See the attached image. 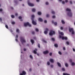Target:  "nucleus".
Returning a JSON list of instances; mask_svg holds the SVG:
<instances>
[{
  "label": "nucleus",
  "instance_id": "obj_33",
  "mask_svg": "<svg viewBox=\"0 0 75 75\" xmlns=\"http://www.w3.org/2000/svg\"><path fill=\"white\" fill-rule=\"evenodd\" d=\"M5 27L6 28L8 29V26L7 25H6Z\"/></svg>",
  "mask_w": 75,
  "mask_h": 75
},
{
  "label": "nucleus",
  "instance_id": "obj_26",
  "mask_svg": "<svg viewBox=\"0 0 75 75\" xmlns=\"http://www.w3.org/2000/svg\"><path fill=\"white\" fill-rule=\"evenodd\" d=\"M62 23L63 24H65V22H64V21L63 20L62 21Z\"/></svg>",
  "mask_w": 75,
  "mask_h": 75
},
{
  "label": "nucleus",
  "instance_id": "obj_31",
  "mask_svg": "<svg viewBox=\"0 0 75 75\" xmlns=\"http://www.w3.org/2000/svg\"><path fill=\"white\" fill-rule=\"evenodd\" d=\"M58 53H59V54L60 55H61L62 54V53L60 51H59L58 52Z\"/></svg>",
  "mask_w": 75,
  "mask_h": 75
},
{
  "label": "nucleus",
  "instance_id": "obj_30",
  "mask_svg": "<svg viewBox=\"0 0 75 75\" xmlns=\"http://www.w3.org/2000/svg\"><path fill=\"white\" fill-rule=\"evenodd\" d=\"M52 40L53 41H55V39H54V38H52Z\"/></svg>",
  "mask_w": 75,
  "mask_h": 75
},
{
  "label": "nucleus",
  "instance_id": "obj_39",
  "mask_svg": "<svg viewBox=\"0 0 75 75\" xmlns=\"http://www.w3.org/2000/svg\"><path fill=\"white\" fill-rule=\"evenodd\" d=\"M43 42H45V43H47V41H45V40H43Z\"/></svg>",
  "mask_w": 75,
  "mask_h": 75
},
{
  "label": "nucleus",
  "instance_id": "obj_54",
  "mask_svg": "<svg viewBox=\"0 0 75 75\" xmlns=\"http://www.w3.org/2000/svg\"><path fill=\"white\" fill-rule=\"evenodd\" d=\"M63 49L64 50H65V47H63Z\"/></svg>",
  "mask_w": 75,
  "mask_h": 75
},
{
  "label": "nucleus",
  "instance_id": "obj_52",
  "mask_svg": "<svg viewBox=\"0 0 75 75\" xmlns=\"http://www.w3.org/2000/svg\"><path fill=\"white\" fill-rule=\"evenodd\" d=\"M23 50H24V51H26L27 50H26V49H25H25H24Z\"/></svg>",
  "mask_w": 75,
  "mask_h": 75
},
{
  "label": "nucleus",
  "instance_id": "obj_46",
  "mask_svg": "<svg viewBox=\"0 0 75 75\" xmlns=\"http://www.w3.org/2000/svg\"><path fill=\"white\" fill-rule=\"evenodd\" d=\"M65 1H62V4H65Z\"/></svg>",
  "mask_w": 75,
  "mask_h": 75
},
{
  "label": "nucleus",
  "instance_id": "obj_3",
  "mask_svg": "<svg viewBox=\"0 0 75 75\" xmlns=\"http://www.w3.org/2000/svg\"><path fill=\"white\" fill-rule=\"evenodd\" d=\"M69 32H72V34H74V29L72 28H69Z\"/></svg>",
  "mask_w": 75,
  "mask_h": 75
},
{
  "label": "nucleus",
  "instance_id": "obj_64",
  "mask_svg": "<svg viewBox=\"0 0 75 75\" xmlns=\"http://www.w3.org/2000/svg\"><path fill=\"white\" fill-rule=\"evenodd\" d=\"M54 21H52V23H54Z\"/></svg>",
  "mask_w": 75,
  "mask_h": 75
},
{
  "label": "nucleus",
  "instance_id": "obj_16",
  "mask_svg": "<svg viewBox=\"0 0 75 75\" xmlns=\"http://www.w3.org/2000/svg\"><path fill=\"white\" fill-rule=\"evenodd\" d=\"M30 41L32 44L34 43V40H31Z\"/></svg>",
  "mask_w": 75,
  "mask_h": 75
},
{
  "label": "nucleus",
  "instance_id": "obj_28",
  "mask_svg": "<svg viewBox=\"0 0 75 75\" xmlns=\"http://www.w3.org/2000/svg\"><path fill=\"white\" fill-rule=\"evenodd\" d=\"M35 30L37 31V32H38V31H39L38 29L37 28L35 29Z\"/></svg>",
  "mask_w": 75,
  "mask_h": 75
},
{
  "label": "nucleus",
  "instance_id": "obj_47",
  "mask_svg": "<svg viewBox=\"0 0 75 75\" xmlns=\"http://www.w3.org/2000/svg\"><path fill=\"white\" fill-rule=\"evenodd\" d=\"M65 1L66 3H68V0H65Z\"/></svg>",
  "mask_w": 75,
  "mask_h": 75
},
{
  "label": "nucleus",
  "instance_id": "obj_36",
  "mask_svg": "<svg viewBox=\"0 0 75 75\" xmlns=\"http://www.w3.org/2000/svg\"><path fill=\"white\" fill-rule=\"evenodd\" d=\"M66 44H67V45H69V43L68 42H67Z\"/></svg>",
  "mask_w": 75,
  "mask_h": 75
},
{
  "label": "nucleus",
  "instance_id": "obj_35",
  "mask_svg": "<svg viewBox=\"0 0 75 75\" xmlns=\"http://www.w3.org/2000/svg\"><path fill=\"white\" fill-rule=\"evenodd\" d=\"M47 64L48 65H50V63L49 62H47Z\"/></svg>",
  "mask_w": 75,
  "mask_h": 75
},
{
  "label": "nucleus",
  "instance_id": "obj_63",
  "mask_svg": "<svg viewBox=\"0 0 75 75\" xmlns=\"http://www.w3.org/2000/svg\"><path fill=\"white\" fill-rule=\"evenodd\" d=\"M11 9L13 10V7H11Z\"/></svg>",
  "mask_w": 75,
  "mask_h": 75
},
{
  "label": "nucleus",
  "instance_id": "obj_58",
  "mask_svg": "<svg viewBox=\"0 0 75 75\" xmlns=\"http://www.w3.org/2000/svg\"><path fill=\"white\" fill-rule=\"evenodd\" d=\"M73 51H75V49H73Z\"/></svg>",
  "mask_w": 75,
  "mask_h": 75
},
{
  "label": "nucleus",
  "instance_id": "obj_21",
  "mask_svg": "<svg viewBox=\"0 0 75 75\" xmlns=\"http://www.w3.org/2000/svg\"><path fill=\"white\" fill-rule=\"evenodd\" d=\"M38 21L40 22H42L43 21V20L42 19H38Z\"/></svg>",
  "mask_w": 75,
  "mask_h": 75
},
{
  "label": "nucleus",
  "instance_id": "obj_25",
  "mask_svg": "<svg viewBox=\"0 0 75 75\" xmlns=\"http://www.w3.org/2000/svg\"><path fill=\"white\" fill-rule=\"evenodd\" d=\"M33 53H34V54H37V52L35 50H34L33 51Z\"/></svg>",
  "mask_w": 75,
  "mask_h": 75
},
{
  "label": "nucleus",
  "instance_id": "obj_32",
  "mask_svg": "<svg viewBox=\"0 0 75 75\" xmlns=\"http://www.w3.org/2000/svg\"><path fill=\"white\" fill-rule=\"evenodd\" d=\"M19 19H22V17L21 16H20L18 17Z\"/></svg>",
  "mask_w": 75,
  "mask_h": 75
},
{
  "label": "nucleus",
  "instance_id": "obj_57",
  "mask_svg": "<svg viewBox=\"0 0 75 75\" xmlns=\"http://www.w3.org/2000/svg\"><path fill=\"white\" fill-rule=\"evenodd\" d=\"M16 41H17H17H18V40H17V39H16Z\"/></svg>",
  "mask_w": 75,
  "mask_h": 75
},
{
  "label": "nucleus",
  "instance_id": "obj_51",
  "mask_svg": "<svg viewBox=\"0 0 75 75\" xmlns=\"http://www.w3.org/2000/svg\"><path fill=\"white\" fill-rule=\"evenodd\" d=\"M69 62H72V60L71 59H70L69 60Z\"/></svg>",
  "mask_w": 75,
  "mask_h": 75
},
{
  "label": "nucleus",
  "instance_id": "obj_45",
  "mask_svg": "<svg viewBox=\"0 0 75 75\" xmlns=\"http://www.w3.org/2000/svg\"><path fill=\"white\" fill-rule=\"evenodd\" d=\"M44 23H47V20H45L44 21Z\"/></svg>",
  "mask_w": 75,
  "mask_h": 75
},
{
  "label": "nucleus",
  "instance_id": "obj_2",
  "mask_svg": "<svg viewBox=\"0 0 75 75\" xmlns=\"http://www.w3.org/2000/svg\"><path fill=\"white\" fill-rule=\"evenodd\" d=\"M28 25V26H29L30 27H31V25L30 24L29 22L26 23L24 24V26L25 27H27V26Z\"/></svg>",
  "mask_w": 75,
  "mask_h": 75
},
{
  "label": "nucleus",
  "instance_id": "obj_24",
  "mask_svg": "<svg viewBox=\"0 0 75 75\" xmlns=\"http://www.w3.org/2000/svg\"><path fill=\"white\" fill-rule=\"evenodd\" d=\"M54 46L55 47H58V45L57 44H55Z\"/></svg>",
  "mask_w": 75,
  "mask_h": 75
},
{
  "label": "nucleus",
  "instance_id": "obj_60",
  "mask_svg": "<svg viewBox=\"0 0 75 75\" xmlns=\"http://www.w3.org/2000/svg\"><path fill=\"white\" fill-rule=\"evenodd\" d=\"M51 67L52 68V67H53V65H51Z\"/></svg>",
  "mask_w": 75,
  "mask_h": 75
},
{
  "label": "nucleus",
  "instance_id": "obj_37",
  "mask_svg": "<svg viewBox=\"0 0 75 75\" xmlns=\"http://www.w3.org/2000/svg\"><path fill=\"white\" fill-rule=\"evenodd\" d=\"M54 24L55 25H57V22L54 23Z\"/></svg>",
  "mask_w": 75,
  "mask_h": 75
},
{
  "label": "nucleus",
  "instance_id": "obj_38",
  "mask_svg": "<svg viewBox=\"0 0 75 75\" xmlns=\"http://www.w3.org/2000/svg\"><path fill=\"white\" fill-rule=\"evenodd\" d=\"M49 4V3H48V2H46V5H48V4Z\"/></svg>",
  "mask_w": 75,
  "mask_h": 75
},
{
  "label": "nucleus",
  "instance_id": "obj_17",
  "mask_svg": "<svg viewBox=\"0 0 75 75\" xmlns=\"http://www.w3.org/2000/svg\"><path fill=\"white\" fill-rule=\"evenodd\" d=\"M71 64L72 66H74L75 65V63L74 62H72L71 63Z\"/></svg>",
  "mask_w": 75,
  "mask_h": 75
},
{
  "label": "nucleus",
  "instance_id": "obj_15",
  "mask_svg": "<svg viewBox=\"0 0 75 75\" xmlns=\"http://www.w3.org/2000/svg\"><path fill=\"white\" fill-rule=\"evenodd\" d=\"M57 64L59 67H61V64L60 63H59L57 62Z\"/></svg>",
  "mask_w": 75,
  "mask_h": 75
},
{
  "label": "nucleus",
  "instance_id": "obj_44",
  "mask_svg": "<svg viewBox=\"0 0 75 75\" xmlns=\"http://www.w3.org/2000/svg\"><path fill=\"white\" fill-rule=\"evenodd\" d=\"M70 4H72V1H70Z\"/></svg>",
  "mask_w": 75,
  "mask_h": 75
},
{
  "label": "nucleus",
  "instance_id": "obj_62",
  "mask_svg": "<svg viewBox=\"0 0 75 75\" xmlns=\"http://www.w3.org/2000/svg\"><path fill=\"white\" fill-rule=\"evenodd\" d=\"M16 38H18V35H16Z\"/></svg>",
  "mask_w": 75,
  "mask_h": 75
},
{
  "label": "nucleus",
  "instance_id": "obj_41",
  "mask_svg": "<svg viewBox=\"0 0 75 75\" xmlns=\"http://www.w3.org/2000/svg\"><path fill=\"white\" fill-rule=\"evenodd\" d=\"M52 18H55V16H52Z\"/></svg>",
  "mask_w": 75,
  "mask_h": 75
},
{
  "label": "nucleus",
  "instance_id": "obj_12",
  "mask_svg": "<svg viewBox=\"0 0 75 75\" xmlns=\"http://www.w3.org/2000/svg\"><path fill=\"white\" fill-rule=\"evenodd\" d=\"M58 32H59V33L60 34H61V35H63L64 33H63V32H61L59 31H58Z\"/></svg>",
  "mask_w": 75,
  "mask_h": 75
},
{
  "label": "nucleus",
  "instance_id": "obj_49",
  "mask_svg": "<svg viewBox=\"0 0 75 75\" xmlns=\"http://www.w3.org/2000/svg\"><path fill=\"white\" fill-rule=\"evenodd\" d=\"M52 53H50V56H51L52 55Z\"/></svg>",
  "mask_w": 75,
  "mask_h": 75
},
{
  "label": "nucleus",
  "instance_id": "obj_9",
  "mask_svg": "<svg viewBox=\"0 0 75 75\" xmlns=\"http://www.w3.org/2000/svg\"><path fill=\"white\" fill-rule=\"evenodd\" d=\"M45 31L44 32V33L45 34H47L48 33V29L46 28L45 29Z\"/></svg>",
  "mask_w": 75,
  "mask_h": 75
},
{
  "label": "nucleus",
  "instance_id": "obj_8",
  "mask_svg": "<svg viewBox=\"0 0 75 75\" xmlns=\"http://www.w3.org/2000/svg\"><path fill=\"white\" fill-rule=\"evenodd\" d=\"M32 23L33 25H37V23L35 21H34V20H32Z\"/></svg>",
  "mask_w": 75,
  "mask_h": 75
},
{
  "label": "nucleus",
  "instance_id": "obj_34",
  "mask_svg": "<svg viewBox=\"0 0 75 75\" xmlns=\"http://www.w3.org/2000/svg\"><path fill=\"white\" fill-rule=\"evenodd\" d=\"M50 15L48 14H47L46 15V17H49Z\"/></svg>",
  "mask_w": 75,
  "mask_h": 75
},
{
  "label": "nucleus",
  "instance_id": "obj_10",
  "mask_svg": "<svg viewBox=\"0 0 75 75\" xmlns=\"http://www.w3.org/2000/svg\"><path fill=\"white\" fill-rule=\"evenodd\" d=\"M26 74V72L24 71H22V74L21 73L20 74V75H25Z\"/></svg>",
  "mask_w": 75,
  "mask_h": 75
},
{
  "label": "nucleus",
  "instance_id": "obj_61",
  "mask_svg": "<svg viewBox=\"0 0 75 75\" xmlns=\"http://www.w3.org/2000/svg\"><path fill=\"white\" fill-rule=\"evenodd\" d=\"M29 71L30 72H31V69H30L29 70Z\"/></svg>",
  "mask_w": 75,
  "mask_h": 75
},
{
  "label": "nucleus",
  "instance_id": "obj_4",
  "mask_svg": "<svg viewBox=\"0 0 75 75\" xmlns=\"http://www.w3.org/2000/svg\"><path fill=\"white\" fill-rule=\"evenodd\" d=\"M55 33L54 31L51 30L49 33V35H52L53 34H55Z\"/></svg>",
  "mask_w": 75,
  "mask_h": 75
},
{
  "label": "nucleus",
  "instance_id": "obj_6",
  "mask_svg": "<svg viewBox=\"0 0 75 75\" xmlns=\"http://www.w3.org/2000/svg\"><path fill=\"white\" fill-rule=\"evenodd\" d=\"M20 39L21 41L22 42V43L25 42V40H24V38H21Z\"/></svg>",
  "mask_w": 75,
  "mask_h": 75
},
{
  "label": "nucleus",
  "instance_id": "obj_29",
  "mask_svg": "<svg viewBox=\"0 0 75 75\" xmlns=\"http://www.w3.org/2000/svg\"><path fill=\"white\" fill-rule=\"evenodd\" d=\"M11 17L12 18H14V16L13 15H11Z\"/></svg>",
  "mask_w": 75,
  "mask_h": 75
},
{
  "label": "nucleus",
  "instance_id": "obj_18",
  "mask_svg": "<svg viewBox=\"0 0 75 75\" xmlns=\"http://www.w3.org/2000/svg\"><path fill=\"white\" fill-rule=\"evenodd\" d=\"M32 11H33V12H35V9L34 8H33V9H32Z\"/></svg>",
  "mask_w": 75,
  "mask_h": 75
},
{
  "label": "nucleus",
  "instance_id": "obj_7",
  "mask_svg": "<svg viewBox=\"0 0 75 75\" xmlns=\"http://www.w3.org/2000/svg\"><path fill=\"white\" fill-rule=\"evenodd\" d=\"M28 5H29V6H30L31 7H33V6H34V4L28 2Z\"/></svg>",
  "mask_w": 75,
  "mask_h": 75
},
{
  "label": "nucleus",
  "instance_id": "obj_13",
  "mask_svg": "<svg viewBox=\"0 0 75 75\" xmlns=\"http://www.w3.org/2000/svg\"><path fill=\"white\" fill-rule=\"evenodd\" d=\"M50 61L51 62H52V63H54V59H50Z\"/></svg>",
  "mask_w": 75,
  "mask_h": 75
},
{
  "label": "nucleus",
  "instance_id": "obj_11",
  "mask_svg": "<svg viewBox=\"0 0 75 75\" xmlns=\"http://www.w3.org/2000/svg\"><path fill=\"white\" fill-rule=\"evenodd\" d=\"M48 52H49L47 50L45 51H44L43 52V53L44 54H48Z\"/></svg>",
  "mask_w": 75,
  "mask_h": 75
},
{
  "label": "nucleus",
  "instance_id": "obj_48",
  "mask_svg": "<svg viewBox=\"0 0 75 75\" xmlns=\"http://www.w3.org/2000/svg\"><path fill=\"white\" fill-rule=\"evenodd\" d=\"M63 27H61V28H60V29L61 30H63Z\"/></svg>",
  "mask_w": 75,
  "mask_h": 75
},
{
  "label": "nucleus",
  "instance_id": "obj_56",
  "mask_svg": "<svg viewBox=\"0 0 75 75\" xmlns=\"http://www.w3.org/2000/svg\"><path fill=\"white\" fill-rule=\"evenodd\" d=\"M32 33L33 34H34V33H35V32H32Z\"/></svg>",
  "mask_w": 75,
  "mask_h": 75
},
{
  "label": "nucleus",
  "instance_id": "obj_50",
  "mask_svg": "<svg viewBox=\"0 0 75 75\" xmlns=\"http://www.w3.org/2000/svg\"><path fill=\"white\" fill-rule=\"evenodd\" d=\"M0 11H3V9H0Z\"/></svg>",
  "mask_w": 75,
  "mask_h": 75
},
{
  "label": "nucleus",
  "instance_id": "obj_43",
  "mask_svg": "<svg viewBox=\"0 0 75 75\" xmlns=\"http://www.w3.org/2000/svg\"><path fill=\"white\" fill-rule=\"evenodd\" d=\"M38 47L39 48H40V44H38Z\"/></svg>",
  "mask_w": 75,
  "mask_h": 75
},
{
  "label": "nucleus",
  "instance_id": "obj_5",
  "mask_svg": "<svg viewBox=\"0 0 75 75\" xmlns=\"http://www.w3.org/2000/svg\"><path fill=\"white\" fill-rule=\"evenodd\" d=\"M59 38H62V40H67L68 39V38L67 37H61V35H60L59 36Z\"/></svg>",
  "mask_w": 75,
  "mask_h": 75
},
{
  "label": "nucleus",
  "instance_id": "obj_40",
  "mask_svg": "<svg viewBox=\"0 0 75 75\" xmlns=\"http://www.w3.org/2000/svg\"><path fill=\"white\" fill-rule=\"evenodd\" d=\"M11 23H12V24H15V22H12Z\"/></svg>",
  "mask_w": 75,
  "mask_h": 75
},
{
  "label": "nucleus",
  "instance_id": "obj_19",
  "mask_svg": "<svg viewBox=\"0 0 75 75\" xmlns=\"http://www.w3.org/2000/svg\"><path fill=\"white\" fill-rule=\"evenodd\" d=\"M35 17V16H34V15H32L31 16L32 19H33V18H34Z\"/></svg>",
  "mask_w": 75,
  "mask_h": 75
},
{
  "label": "nucleus",
  "instance_id": "obj_42",
  "mask_svg": "<svg viewBox=\"0 0 75 75\" xmlns=\"http://www.w3.org/2000/svg\"><path fill=\"white\" fill-rule=\"evenodd\" d=\"M62 71H65V69H64V68H62Z\"/></svg>",
  "mask_w": 75,
  "mask_h": 75
},
{
  "label": "nucleus",
  "instance_id": "obj_55",
  "mask_svg": "<svg viewBox=\"0 0 75 75\" xmlns=\"http://www.w3.org/2000/svg\"><path fill=\"white\" fill-rule=\"evenodd\" d=\"M36 1H37V2H39L40 1V0H36Z\"/></svg>",
  "mask_w": 75,
  "mask_h": 75
},
{
  "label": "nucleus",
  "instance_id": "obj_20",
  "mask_svg": "<svg viewBox=\"0 0 75 75\" xmlns=\"http://www.w3.org/2000/svg\"><path fill=\"white\" fill-rule=\"evenodd\" d=\"M65 65L66 67H68V64L67 63H65Z\"/></svg>",
  "mask_w": 75,
  "mask_h": 75
},
{
  "label": "nucleus",
  "instance_id": "obj_53",
  "mask_svg": "<svg viewBox=\"0 0 75 75\" xmlns=\"http://www.w3.org/2000/svg\"><path fill=\"white\" fill-rule=\"evenodd\" d=\"M15 16H18V14L17 13H16Z\"/></svg>",
  "mask_w": 75,
  "mask_h": 75
},
{
  "label": "nucleus",
  "instance_id": "obj_1",
  "mask_svg": "<svg viewBox=\"0 0 75 75\" xmlns=\"http://www.w3.org/2000/svg\"><path fill=\"white\" fill-rule=\"evenodd\" d=\"M67 11H69L67 13V15L69 17H72V13L71 12V9L68 8L66 9Z\"/></svg>",
  "mask_w": 75,
  "mask_h": 75
},
{
  "label": "nucleus",
  "instance_id": "obj_27",
  "mask_svg": "<svg viewBox=\"0 0 75 75\" xmlns=\"http://www.w3.org/2000/svg\"><path fill=\"white\" fill-rule=\"evenodd\" d=\"M52 13L53 14H54L55 13L54 12V11H52Z\"/></svg>",
  "mask_w": 75,
  "mask_h": 75
},
{
  "label": "nucleus",
  "instance_id": "obj_22",
  "mask_svg": "<svg viewBox=\"0 0 75 75\" xmlns=\"http://www.w3.org/2000/svg\"><path fill=\"white\" fill-rule=\"evenodd\" d=\"M30 57L31 59H33V56H32V55H30Z\"/></svg>",
  "mask_w": 75,
  "mask_h": 75
},
{
  "label": "nucleus",
  "instance_id": "obj_14",
  "mask_svg": "<svg viewBox=\"0 0 75 75\" xmlns=\"http://www.w3.org/2000/svg\"><path fill=\"white\" fill-rule=\"evenodd\" d=\"M38 15H39V16H40L41 15V12L39 11L38 12Z\"/></svg>",
  "mask_w": 75,
  "mask_h": 75
},
{
  "label": "nucleus",
  "instance_id": "obj_23",
  "mask_svg": "<svg viewBox=\"0 0 75 75\" xmlns=\"http://www.w3.org/2000/svg\"><path fill=\"white\" fill-rule=\"evenodd\" d=\"M19 29H17L16 30V32L17 33H19Z\"/></svg>",
  "mask_w": 75,
  "mask_h": 75
},
{
  "label": "nucleus",
  "instance_id": "obj_59",
  "mask_svg": "<svg viewBox=\"0 0 75 75\" xmlns=\"http://www.w3.org/2000/svg\"><path fill=\"white\" fill-rule=\"evenodd\" d=\"M20 21H23V19H20Z\"/></svg>",
  "mask_w": 75,
  "mask_h": 75
}]
</instances>
